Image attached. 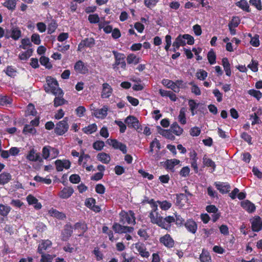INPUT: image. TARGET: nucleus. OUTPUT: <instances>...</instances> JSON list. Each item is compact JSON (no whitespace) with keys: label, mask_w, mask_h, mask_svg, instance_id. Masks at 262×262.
Instances as JSON below:
<instances>
[{"label":"nucleus","mask_w":262,"mask_h":262,"mask_svg":"<svg viewBox=\"0 0 262 262\" xmlns=\"http://www.w3.org/2000/svg\"><path fill=\"white\" fill-rule=\"evenodd\" d=\"M152 224H156L162 229L169 231L174 224V216L168 215L164 217L161 215L156 218L152 217Z\"/></svg>","instance_id":"obj_1"},{"label":"nucleus","mask_w":262,"mask_h":262,"mask_svg":"<svg viewBox=\"0 0 262 262\" xmlns=\"http://www.w3.org/2000/svg\"><path fill=\"white\" fill-rule=\"evenodd\" d=\"M112 53L114 56L115 61L112 64V68L117 71L119 68L125 71L126 70V63L125 62L126 56L123 53L118 52L117 51L113 50Z\"/></svg>","instance_id":"obj_2"},{"label":"nucleus","mask_w":262,"mask_h":262,"mask_svg":"<svg viewBox=\"0 0 262 262\" xmlns=\"http://www.w3.org/2000/svg\"><path fill=\"white\" fill-rule=\"evenodd\" d=\"M69 118L65 117L61 121L58 122L54 128V133L57 136H62L66 134L69 128L68 124Z\"/></svg>","instance_id":"obj_3"},{"label":"nucleus","mask_w":262,"mask_h":262,"mask_svg":"<svg viewBox=\"0 0 262 262\" xmlns=\"http://www.w3.org/2000/svg\"><path fill=\"white\" fill-rule=\"evenodd\" d=\"M21 36V31L20 28L11 25L9 29H7L5 32V38H12L14 40H17Z\"/></svg>","instance_id":"obj_4"},{"label":"nucleus","mask_w":262,"mask_h":262,"mask_svg":"<svg viewBox=\"0 0 262 262\" xmlns=\"http://www.w3.org/2000/svg\"><path fill=\"white\" fill-rule=\"evenodd\" d=\"M120 223L122 224H125V223L128 224H135L136 223L135 213L132 210H129L128 213L121 212L120 213Z\"/></svg>","instance_id":"obj_5"},{"label":"nucleus","mask_w":262,"mask_h":262,"mask_svg":"<svg viewBox=\"0 0 262 262\" xmlns=\"http://www.w3.org/2000/svg\"><path fill=\"white\" fill-rule=\"evenodd\" d=\"M107 143L111 145L115 149H119L123 154H126L127 152L126 145L121 142H119L117 140L115 139H109L106 141Z\"/></svg>","instance_id":"obj_6"},{"label":"nucleus","mask_w":262,"mask_h":262,"mask_svg":"<svg viewBox=\"0 0 262 262\" xmlns=\"http://www.w3.org/2000/svg\"><path fill=\"white\" fill-rule=\"evenodd\" d=\"M113 229L117 233H132L134 231V228L132 227L122 226L121 224L114 223L113 225Z\"/></svg>","instance_id":"obj_7"},{"label":"nucleus","mask_w":262,"mask_h":262,"mask_svg":"<svg viewBox=\"0 0 262 262\" xmlns=\"http://www.w3.org/2000/svg\"><path fill=\"white\" fill-rule=\"evenodd\" d=\"M128 127L130 128L138 129L140 126L138 119L135 116L129 115L124 120Z\"/></svg>","instance_id":"obj_8"},{"label":"nucleus","mask_w":262,"mask_h":262,"mask_svg":"<svg viewBox=\"0 0 262 262\" xmlns=\"http://www.w3.org/2000/svg\"><path fill=\"white\" fill-rule=\"evenodd\" d=\"M251 229L253 231L258 232L262 229V219L257 215L251 220Z\"/></svg>","instance_id":"obj_9"},{"label":"nucleus","mask_w":262,"mask_h":262,"mask_svg":"<svg viewBox=\"0 0 262 262\" xmlns=\"http://www.w3.org/2000/svg\"><path fill=\"white\" fill-rule=\"evenodd\" d=\"M73 227L70 224H66L61 232V240L68 241L73 234Z\"/></svg>","instance_id":"obj_10"},{"label":"nucleus","mask_w":262,"mask_h":262,"mask_svg":"<svg viewBox=\"0 0 262 262\" xmlns=\"http://www.w3.org/2000/svg\"><path fill=\"white\" fill-rule=\"evenodd\" d=\"M214 185L220 192L222 194L228 193L231 189V186L227 182H215Z\"/></svg>","instance_id":"obj_11"},{"label":"nucleus","mask_w":262,"mask_h":262,"mask_svg":"<svg viewBox=\"0 0 262 262\" xmlns=\"http://www.w3.org/2000/svg\"><path fill=\"white\" fill-rule=\"evenodd\" d=\"M160 242L167 248L174 246V241L169 234H166L160 238Z\"/></svg>","instance_id":"obj_12"},{"label":"nucleus","mask_w":262,"mask_h":262,"mask_svg":"<svg viewBox=\"0 0 262 262\" xmlns=\"http://www.w3.org/2000/svg\"><path fill=\"white\" fill-rule=\"evenodd\" d=\"M46 80L48 87H45V91L47 93H50V92L51 91L56 90V87L58 86L57 81L51 76H48L46 78Z\"/></svg>","instance_id":"obj_13"},{"label":"nucleus","mask_w":262,"mask_h":262,"mask_svg":"<svg viewBox=\"0 0 262 262\" xmlns=\"http://www.w3.org/2000/svg\"><path fill=\"white\" fill-rule=\"evenodd\" d=\"M184 226L188 232L192 234H195L198 229L196 223L192 219L187 220Z\"/></svg>","instance_id":"obj_14"},{"label":"nucleus","mask_w":262,"mask_h":262,"mask_svg":"<svg viewBox=\"0 0 262 262\" xmlns=\"http://www.w3.org/2000/svg\"><path fill=\"white\" fill-rule=\"evenodd\" d=\"M74 70L76 72L81 74H85L89 71L87 65L85 64L81 60H78L75 63Z\"/></svg>","instance_id":"obj_15"},{"label":"nucleus","mask_w":262,"mask_h":262,"mask_svg":"<svg viewBox=\"0 0 262 262\" xmlns=\"http://www.w3.org/2000/svg\"><path fill=\"white\" fill-rule=\"evenodd\" d=\"M27 160L32 162H41L42 159L40 157L39 152H36L34 148H32L29 151L28 155L26 156Z\"/></svg>","instance_id":"obj_16"},{"label":"nucleus","mask_w":262,"mask_h":262,"mask_svg":"<svg viewBox=\"0 0 262 262\" xmlns=\"http://www.w3.org/2000/svg\"><path fill=\"white\" fill-rule=\"evenodd\" d=\"M74 189L72 187H64L58 194V196L62 199L69 198L74 193Z\"/></svg>","instance_id":"obj_17"},{"label":"nucleus","mask_w":262,"mask_h":262,"mask_svg":"<svg viewBox=\"0 0 262 262\" xmlns=\"http://www.w3.org/2000/svg\"><path fill=\"white\" fill-rule=\"evenodd\" d=\"M113 93V89L111 86L107 83H104L102 84V90L101 97L102 98H108Z\"/></svg>","instance_id":"obj_18"},{"label":"nucleus","mask_w":262,"mask_h":262,"mask_svg":"<svg viewBox=\"0 0 262 262\" xmlns=\"http://www.w3.org/2000/svg\"><path fill=\"white\" fill-rule=\"evenodd\" d=\"M95 40L93 38H86L82 40L78 45V50H80L84 47L91 48L95 45Z\"/></svg>","instance_id":"obj_19"},{"label":"nucleus","mask_w":262,"mask_h":262,"mask_svg":"<svg viewBox=\"0 0 262 262\" xmlns=\"http://www.w3.org/2000/svg\"><path fill=\"white\" fill-rule=\"evenodd\" d=\"M108 107L104 105L100 109H96L95 110L94 115L98 118L104 119L107 115Z\"/></svg>","instance_id":"obj_20"},{"label":"nucleus","mask_w":262,"mask_h":262,"mask_svg":"<svg viewBox=\"0 0 262 262\" xmlns=\"http://www.w3.org/2000/svg\"><path fill=\"white\" fill-rule=\"evenodd\" d=\"M27 201L29 205H33L36 209H40L42 207L40 203L38 202V200L33 195L29 194L27 196Z\"/></svg>","instance_id":"obj_21"},{"label":"nucleus","mask_w":262,"mask_h":262,"mask_svg":"<svg viewBox=\"0 0 262 262\" xmlns=\"http://www.w3.org/2000/svg\"><path fill=\"white\" fill-rule=\"evenodd\" d=\"M180 161L178 159H172L170 160H167L165 162V167L166 169L174 171V167L176 165H178Z\"/></svg>","instance_id":"obj_22"},{"label":"nucleus","mask_w":262,"mask_h":262,"mask_svg":"<svg viewBox=\"0 0 262 262\" xmlns=\"http://www.w3.org/2000/svg\"><path fill=\"white\" fill-rule=\"evenodd\" d=\"M141 60V58L140 57L134 53L129 54L126 57V61L128 64L136 65L140 62Z\"/></svg>","instance_id":"obj_23"},{"label":"nucleus","mask_w":262,"mask_h":262,"mask_svg":"<svg viewBox=\"0 0 262 262\" xmlns=\"http://www.w3.org/2000/svg\"><path fill=\"white\" fill-rule=\"evenodd\" d=\"M241 206L249 213H252L255 210L254 204L249 200H246L241 202Z\"/></svg>","instance_id":"obj_24"},{"label":"nucleus","mask_w":262,"mask_h":262,"mask_svg":"<svg viewBox=\"0 0 262 262\" xmlns=\"http://www.w3.org/2000/svg\"><path fill=\"white\" fill-rule=\"evenodd\" d=\"M158 132V133L162 135L163 136L165 137V138L170 139V140H173L174 139V136L172 135V132H171V130H168V129H164L162 128L160 126H157Z\"/></svg>","instance_id":"obj_25"},{"label":"nucleus","mask_w":262,"mask_h":262,"mask_svg":"<svg viewBox=\"0 0 262 262\" xmlns=\"http://www.w3.org/2000/svg\"><path fill=\"white\" fill-rule=\"evenodd\" d=\"M176 196V203L178 205L181 207L184 206L185 203H187L188 201L187 195L184 193L177 194Z\"/></svg>","instance_id":"obj_26"},{"label":"nucleus","mask_w":262,"mask_h":262,"mask_svg":"<svg viewBox=\"0 0 262 262\" xmlns=\"http://www.w3.org/2000/svg\"><path fill=\"white\" fill-rule=\"evenodd\" d=\"M49 213L50 214L51 216H53L59 220H64V219L66 218V215L65 213L62 212H60L58 210L54 208H51L50 210H49Z\"/></svg>","instance_id":"obj_27"},{"label":"nucleus","mask_w":262,"mask_h":262,"mask_svg":"<svg viewBox=\"0 0 262 262\" xmlns=\"http://www.w3.org/2000/svg\"><path fill=\"white\" fill-rule=\"evenodd\" d=\"M188 105L191 116H193L196 115L198 113L196 110L198 108L200 105V103H196L194 100L190 99L188 101Z\"/></svg>","instance_id":"obj_28"},{"label":"nucleus","mask_w":262,"mask_h":262,"mask_svg":"<svg viewBox=\"0 0 262 262\" xmlns=\"http://www.w3.org/2000/svg\"><path fill=\"white\" fill-rule=\"evenodd\" d=\"M12 179V176L10 173L3 172L0 174V185H4L7 184Z\"/></svg>","instance_id":"obj_29"},{"label":"nucleus","mask_w":262,"mask_h":262,"mask_svg":"<svg viewBox=\"0 0 262 262\" xmlns=\"http://www.w3.org/2000/svg\"><path fill=\"white\" fill-rule=\"evenodd\" d=\"M97 160L104 164H108L111 161L109 154L105 152H100L97 156Z\"/></svg>","instance_id":"obj_30"},{"label":"nucleus","mask_w":262,"mask_h":262,"mask_svg":"<svg viewBox=\"0 0 262 262\" xmlns=\"http://www.w3.org/2000/svg\"><path fill=\"white\" fill-rule=\"evenodd\" d=\"M158 203L157 202L155 204H153L150 206L151 208V210L150 211L149 217L150 219L151 222L152 223V217L156 218L157 216H159L161 215V214L158 212Z\"/></svg>","instance_id":"obj_31"},{"label":"nucleus","mask_w":262,"mask_h":262,"mask_svg":"<svg viewBox=\"0 0 262 262\" xmlns=\"http://www.w3.org/2000/svg\"><path fill=\"white\" fill-rule=\"evenodd\" d=\"M222 62L224 70L225 71L226 75L230 77L231 75V71L230 69V64L229 62L228 59L227 57L223 58L222 59Z\"/></svg>","instance_id":"obj_32"},{"label":"nucleus","mask_w":262,"mask_h":262,"mask_svg":"<svg viewBox=\"0 0 262 262\" xmlns=\"http://www.w3.org/2000/svg\"><path fill=\"white\" fill-rule=\"evenodd\" d=\"M172 133L177 136H180L183 132V129L180 127L177 122H173L170 126Z\"/></svg>","instance_id":"obj_33"},{"label":"nucleus","mask_w":262,"mask_h":262,"mask_svg":"<svg viewBox=\"0 0 262 262\" xmlns=\"http://www.w3.org/2000/svg\"><path fill=\"white\" fill-rule=\"evenodd\" d=\"M174 224L177 227H181L184 226L186 222L185 219L177 212L174 213Z\"/></svg>","instance_id":"obj_34"},{"label":"nucleus","mask_w":262,"mask_h":262,"mask_svg":"<svg viewBox=\"0 0 262 262\" xmlns=\"http://www.w3.org/2000/svg\"><path fill=\"white\" fill-rule=\"evenodd\" d=\"M235 5L244 11L247 12H250L251 11L249 4L246 0H240L236 2Z\"/></svg>","instance_id":"obj_35"},{"label":"nucleus","mask_w":262,"mask_h":262,"mask_svg":"<svg viewBox=\"0 0 262 262\" xmlns=\"http://www.w3.org/2000/svg\"><path fill=\"white\" fill-rule=\"evenodd\" d=\"M18 0H5V2L2 4L3 6L8 9L13 11L16 8V3Z\"/></svg>","instance_id":"obj_36"},{"label":"nucleus","mask_w":262,"mask_h":262,"mask_svg":"<svg viewBox=\"0 0 262 262\" xmlns=\"http://www.w3.org/2000/svg\"><path fill=\"white\" fill-rule=\"evenodd\" d=\"M33 53V49L32 48H28L26 51L20 53L18 57L21 60H27L32 55Z\"/></svg>","instance_id":"obj_37"},{"label":"nucleus","mask_w":262,"mask_h":262,"mask_svg":"<svg viewBox=\"0 0 262 262\" xmlns=\"http://www.w3.org/2000/svg\"><path fill=\"white\" fill-rule=\"evenodd\" d=\"M186 108L184 107H182L180 109L179 115L178 116V120L179 122L183 125L186 123Z\"/></svg>","instance_id":"obj_38"},{"label":"nucleus","mask_w":262,"mask_h":262,"mask_svg":"<svg viewBox=\"0 0 262 262\" xmlns=\"http://www.w3.org/2000/svg\"><path fill=\"white\" fill-rule=\"evenodd\" d=\"M136 248L142 257L146 258L149 257L150 255L148 251H146V249L144 246L140 245L139 244H136Z\"/></svg>","instance_id":"obj_39"},{"label":"nucleus","mask_w":262,"mask_h":262,"mask_svg":"<svg viewBox=\"0 0 262 262\" xmlns=\"http://www.w3.org/2000/svg\"><path fill=\"white\" fill-rule=\"evenodd\" d=\"M97 129V125L93 123L82 128L83 132L86 134H91L96 132Z\"/></svg>","instance_id":"obj_40"},{"label":"nucleus","mask_w":262,"mask_h":262,"mask_svg":"<svg viewBox=\"0 0 262 262\" xmlns=\"http://www.w3.org/2000/svg\"><path fill=\"white\" fill-rule=\"evenodd\" d=\"M32 44L29 38H23L21 40V45H19V48L24 50H27L28 48H31Z\"/></svg>","instance_id":"obj_41"},{"label":"nucleus","mask_w":262,"mask_h":262,"mask_svg":"<svg viewBox=\"0 0 262 262\" xmlns=\"http://www.w3.org/2000/svg\"><path fill=\"white\" fill-rule=\"evenodd\" d=\"M23 133L25 135L28 134L35 135L36 133V129L30 124H25L23 130Z\"/></svg>","instance_id":"obj_42"},{"label":"nucleus","mask_w":262,"mask_h":262,"mask_svg":"<svg viewBox=\"0 0 262 262\" xmlns=\"http://www.w3.org/2000/svg\"><path fill=\"white\" fill-rule=\"evenodd\" d=\"M51 245V242L50 241H46L42 242L38 245L37 251L39 253H43V251L46 250L48 247Z\"/></svg>","instance_id":"obj_43"},{"label":"nucleus","mask_w":262,"mask_h":262,"mask_svg":"<svg viewBox=\"0 0 262 262\" xmlns=\"http://www.w3.org/2000/svg\"><path fill=\"white\" fill-rule=\"evenodd\" d=\"M58 24L55 19H52L48 26V34H51L54 33L57 28Z\"/></svg>","instance_id":"obj_44"},{"label":"nucleus","mask_w":262,"mask_h":262,"mask_svg":"<svg viewBox=\"0 0 262 262\" xmlns=\"http://www.w3.org/2000/svg\"><path fill=\"white\" fill-rule=\"evenodd\" d=\"M11 207L8 205L0 204V215L3 216H7L11 211Z\"/></svg>","instance_id":"obj_45"},{"label":"nucleus","mask_w":262,"mask_h":262,"mask_svg":"<svg viewBox=\"0 0 262 262\" xmlns=\"http://www.w3.org/2000/svg\"><path fill=\"white\" fill-rule=\"evenodd\" d=\"M200 260L201 262H211V258L209 252L203 250L200 255Z\"/></svg>","instance_id":"obj_46"},{"label":"nucleus","mask_w":262,"mask_h":262,"mask_svg":"<svg viewBox=\"0 0 262 262\" xmlns=\"http://www.w3.org/2000/svg\"><path fill=\"white\" fill-rule=\"evenodd\" d=\"M49 60V58L46 56H41L39 59L40 63L42 66H45L48 69H51L52 68V64Z\"/></svg>","instance_id":"obj_47"},{"label":"nucleus","mask_w":262,"mask_h":262,"mask_svg":"<svg viewBox=\"0 0 262 262\" xmlns=\"http://www.w3.org/2000/svg\"><path fill=\"white\" fill-rule=\"evenodd\" d=\"M216 54L212 49L210 50L207 54V59L210 64H213L216 62Z\"/></svg>","instance_id":"obj_48"},{"label":"nucleus","mask_w":262,"mask_h":262,"mask_svg":"<svg viewBox=\"0 0 262 262\" xmlns=\"http://www.w3.org/2000/svg\"><path fill=\"white\" fill-rule=\"evenodd\" d=\"M203 163L207 167H210L213 168V170H215L216 165L214 161H213L211 159L207 158L206 157H203Z\"/></svg>","instance_id":"obj_49"},{"label":"nucleus","mask_w":262,"mask_h":262,"mask_svg":"<svg viewBox=\"0 0 262 262\" xmlns=\"http://www.w3.org/2000/svg\"><path fill=\"white\" fill-rule=\"evenodd\" d=\"M248 93L251 96L255 98L257 100H259L262 97V93L259 91L254 89H251L248 91Z\"/></svg>","instance_id":"obj_50"},{"label":"nucleus","mask_w":262,"mask_h":262,"mask_svg":"<svg viewBox=\"0 0 262 262\" xmlns=\"http://www.w3.org/2000/svg\"><path fill=\"white\" fill-rule=\"evenodd\" d=\"M5 72L8 76L11 77H14L17 73L16 69L12 66H7Z\"/></svg>","instance_id":"obj_51"},{"label":"nucleus","mask_w":262,"mask_h":262,"mask_svg":"<svg viewBox=\"0 0 262 262\" xmlns=\"http://www.w3.org/2000/svg\"><path fill=\"white\" fill-rule=\"evenodd\" d=\"M207 72L203 69L199 70L196 73V76L197 78L200 80H205L207 77Z\"/></svg>","instance_id":"obj_52"},{"label":"nucleus","mask_w":262,"mask_h":262,"mask_svg":"<svg viewBox=\"0 0 262 262\" xmlns=\"http://www.w3.org/2000/svg\"><path fill=\"white\" fill-rule=\"evenodd\" d=\"M157 202L161 209L163 210H167L171 207V203L166 200L163 201H158Z\"/></svg>","instance_id":"obj_53"},{"label":"nucleus","mask_w":262,"mask_h":262,"mask_svg":"<svg viewBox=\"0 0 262 262\" xmlns=\"http://www.w3.org/2000/svg\"><path fill=\"white\" fill-rule=\"evenodd\" d=\"M105 144L104 142L102 141L98 140L94 142L93 144V148L98 151L101 150L104 147Z\"/></svg>","instance_id":"obj_54"},{"label":"nucleus","mask_w":262,"mask_h":262,"mask_svg":"<svg viewBox=\"0 0 262 262\" xmlns=\"http://www.w3.org/2000/svg\"><path fill=\"white\" fill-rule=\"evenodd\" d=\"M88 20L91 24H97L100 21V18L98 14H90L88 16Z\"/></svg>","instance_id":"obj_55"},{"label":"nucleus","mask_w":262,"mask_h":262,"mask_svg":"<svg viewBox=\"0 0 262 262\" xmlns=\"http://www.w3.org/2000/svg\"><path fill=\"white\" fill-rule=\"evenodd\" d=\"M189 84L192 85L191 91L192 93L198 96L200 95L201 94V91L200 88L193 82H189Z\"/></svg>","instance_id":"obj_56"},{"label":"nucleus","mask_w":262,"mask_h":262,"mask_svg":"<svg viewBox=\"0 0 262 262\" xmlns=\"http://www.w3.org/2000/svg\"><path fill=\"white\" fill-rule=\"evenodd\" d=\"M27 112L28 115L36 116L37 112L35 108L34 105L32 103H29L27 108Z\"/></svg>","instance_id":"obj_57"},{"label":"nucleus","mask_w":262,"mask_h":262,"mask_svg":"<svg viewBox=\"0 0 262 262\" xmlns=\"http://www.w3.org/2000/svg\"><path fill=\"white\" fill-rule=\"evenodd\" d=\"M240 23V19L238 16H233L228 24V27L230 26L234 28L237 27Z\"/></svg>","instance_id":"obj_58"},{"label":"nucleus","mask_w":262,"mask_h":262,"mask_svg":"<svg viewBox=\"0 0 262 262\" xmlns=\"http://www.w3.org/2000/svg\"><path fill=\"white\" fill-rule=\"evenodd\" d=\"M12 103V100L7 96H0V105H4L10 104Z\"/></svg>","instance_id":"obj_59"},{"label":"nucleus","mask_w":262,"mask_h":262,"mask_svg":"<svg viewBox=\"0 0 262 262\" xmlns=\"http://www.w3.org/2000/svg\"><path fill=\"white\" fill-rule=\"evenodd\" d=\"M159 0H144L145 6L148 8L151 9L155 7Z\"/></svg>","instance_id":"obj_60"},{"label":"nucleus","mask_w":262,"mask_h":262,"mask_svg":"<svg viewBox=\"0 0 262 262\" xmlns=\"http://www.w3.org/2000/svg\"><path fill=\"white\" fill-rule=\"evenodd\" d=\"M65 100L60 96L55 97L54 100V106L58 107L64 104Z\"/></svg>","instance_id":"obj_61"},{"label":"nucleus","mask_w":262,"mask_h":262,"mask_svg":"<svg viewBox=\"0 0 262 262\" xmlns=\"http://www.w3.org/2000/svg\"><path fill=\"white\" fill-rule=\"evenodd\" d=\"M258 61L254 60H252L251 63L248 65V68L251 69V70L254 72L258 71Z\"/></svg>","instance_id":"obj_62"},{"label":"nucleus","mask_w":262,"mask_h":262,"mask_svg":"<svg viewBox=\"0 0 262 262\" xmlns=\"http://www.w3.org/2000/svg\"><path fill=\"white\" fill-rule=\"evenodd\" d=\"M31 39L35 45H39L41 43L40 36L38 34L33 33L31 37Z\"/></svg>","instance_id":"obj_63"},{"label":"nucleus","mask_w":262,"mask_h":262,"mask_svg":"<svg viewBox=\"0 0 262 262\" xmlns=\"http://www.w3.org/2000/svg\"><path fill=\"white\" fill-rule=\"evenodd\" d=\"M86 109L83 106H79L75 110L76 115L79 117H82L84 116Z\"/></svg>","instance_id":"obj_64"}]
</instances>
